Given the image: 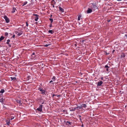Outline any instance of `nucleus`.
<instances>
[{
  "instance_id": "obj_46",
  "label": "nucleus",
  "mask_w": 127,
  "mask_h": 127,
  "mask_svg": "<svg viewBox=\"0 0 127 127\" xmlns=\"http://www.w3.org/2000/svg\"><path fill=\"white\" fill-rule=\"evenodd\" d=\"M53 5V8H54L55 7V6H54V5Z\"/></svg>"
},
{
  "instance_id": "obj_54",
  "label": "nucleus",
  "mask_w": 127,
  "mask_h": 127,
  "mask_svg": "<svg viewBox=\"0 0 127 127\" xmlns=\"http://www.w3.org/2000/svg\"><path fill=\"white\" fill-rule=\"evenodd\" d=\"M54 2V4H55V3H56V2L55 1Z\"/></svg>"
},
{
  "instance_id": "obj_56",
  "label": "nucleus",
  "mask_w": 127,
  "mask_h": 127,
  "mask_svg": "<svg viewBox=\"0 0 127 127\" xmlns=\"http://www.w3.org/2000/svg\"><path fill=\"white\" fill-rule=\"evenodd\" d=\"M52 16V15H51V16Z\"/></svg>"
},
{
  "instance_id": "obj_13",
  "label": "nucleus",
  "mask_w": 127,
  "mask_h": 127,
  "mask_svg": "<svg viewBox=\"0 0 127 127\" xmlns=\"http://www.w3.org/2000/svg\"><path fill=\"white\" fill-rule=\"evenodd\" d=\"M4 37L3 36H1L0 38V42L2 40L4 39Z\"/></svg>"
},
{
  "instance_id": "obj_20",
  "label": "nucleus",
  "mask_w": 127,
  "mask_h": 127,
  "mask_svg": "<svg viewBox=\"0 0 127 127\" xmlns=\"http://www.w3.org/2000/svg\"><path fill=\"white\" fill-rule=\"evenodd\" d=\"M52 79L54 81H55L56 80V77L55 76H53L52 78Z\"/></svg>"
},
{
  "instance_id": "obj_22",
  "label": "nucleus",
  "mask_w": 127,
  "mask_h": 127,
  "mask_svg": "<svg viewBox=\"0 0 127 127\" xmlns=\"http://www.w3.org/2000/svg\"><path fill=\"white\" fill-rule=\"evenodd\" d=\"M16 101L18 103H20L21 104V100H17Z\"/></svg>"
},
{
  "instance_id": "obj_48",
  "label": "nucleus",
  "mask_w": 127,
  "mask_h": 127,
  "mask_svg": "<svg viewBox=\"0 0 127 127\" xmlns=\"http://www.w3.org/2000/svg\"><path fill=\"white\" fill-rule=\"evenodd\" d=\"M44 101L42 103H41L42 104H43L44 103Z\"/></svg>"
},
{
  "instance_id": "obj_41",
  "label": "nucleus",
  "mask_w": 127,
  "mask_h": 127,
  "mask_svg": "<svg viewBox=\"0 0 127 127\" xmlns=\"http://www.w3.org/2000/svg\"><path fill=\"white\" fill-rule=\"evenodd\" d=\"M78 117L79 118H81V116L80 115H79L78 116Z\"/></svg>"
},
{
  "instance_id": "obj_42",
  "label": "nucleus",
  "mask_w": 127,
  "mask_h": 127,
  "mask_svg": "<svg viewBox=\"0 0 127 127\" xmlns=\"http://www.w3.org/2000/svg\"><path fill=\"white\" fill-rule=\"evenodd\" d=\"M109 54V53H107L106 52V55H108Z\"/></svg>"
},
{
  "instance_id": "obj_32",
  "label": "nucleus",
  "mask_w": 127,
  "mask_h": 127,
  "mask_svg": "<svg viewBox=\"0 0 127 127\" xmlns=\"http://www.w3.org/2000/svg\"><path fill=\"white\" fill-rule=\"evenodd\" d=\"M50 45V44H46L45 45V47H47L49 45Z\"/></svg>"
},
{
  "instance_id": "obj_10",
  "label": "nucleus",
  "mask_w": 127,
  "mask_h": 127,
  "mask_svg": "<svg viewBox=\"0 0 127 127\" xmlns=\"http://www.w3.org/2000/svg\"><path fill=\"white\" fill-rule=\"evenodd\" d=\"M125 56V53H122L121 54V58H124Z\"/></svg>"
},
{
  "instance_id": "obj_37",
  "label": "nucleus",
  "mask_w": 127,
  "mask_h": 127,
  "mask_svg": "<svg viewBox=\"0 0 127 127\" xmlns=\"http://www.w3.org/2000/svg\"><path fill=\"white\" fill-rule=\"evenodd\" d=\"M26 26L27 27H28V23L27 22H26Z\"/></svg>"
},
{
  "instance_id": "obj_26",
  "label": "nucleus",
  "mask_w": 127,
  "mask_h": 127,
  "mask_svg": "<svg viewBox=\"0 0 127 127\" xmlns=\"http://www.w3.org/2000/svg\"><path fill=\"white\" fill-rule=\"evenodd\" d=\"M0 101L1 103H2L3 102V98H1L0 99Z\"/></svg>"
},
{
  "instance_id": "obj_52",
  "label": "nucleus",
  "mask_w": 127,
  "mask_h": 127,
  "mask_svg": "<svg viewBox=\"0 0 127 127\" xmlns=\"http://www.w3.org/2000/svg\"><path fill=\"white\" fill-rule=\"evenodd\" d=\"M81 127H83V124L81 126Z\"/></svg>"
},
{
  "instance_id": "obj_30",
  "label": "nucleus",
  "mask_w": 127,
  "mask_h": 127,
  "mask_svg": "<svg viewBox=\"0 0 127 127\" xmlns=\"http://www.w3.org/2000/svg\"><path fill=\"white\" fill-rule=\"evenodd\" d=\"M76 110V109H75V108H72V110L73 111H75V110Z\"/></svg>"
},
{
  "instance_id": "obj_51",
  "label": "nucleus",
  "mask_w": 127,
  "mask_h": 127,
  "mask_svg": "<svg viewBox=\"0 0 127 127\" xmlns=\"http://www.w3.org/2000/svg\"><path fill=\"white\" fill-rule=\"evenodd\" d=\"M60 96V95H57V96L58 97H59Z\"/></svg>"
},
{
  "instance_id": "obj_5",
  "label": "nucleus",
  "mask_w": 127,
  "mask_h": 127,
  "mask_svg": "<svg viewBox=\"0 0 127 127\" xmlns=\"http://www.w3.org/2000/svg\"><path fill=\"white\" fill-rule=\"evenodd\" d=\"M4 18L5 19L6 22V23H8L9 22V19L5 15L4 16Z\"/></svg>"
},
{
  "instance_id": "obj_39",
  "label": "nucleus",
  "mask_w": 127,
  "mask_h": 127,
  "mask_svg": "<svg viewBox=\"0 0 127 127\" xmlns=\"http://www.w3.org/2000/svg\"><path fill=\"white\" fill-rule=\"evenodd\" d=\"M8 46L10 47H11V45L9 44H8Z\"/></svg>"
},
{
  "instance_id": "obj_31",
  "label": "nucleus",
  "mask_w": 127,
  "mask_h": 127,
  "mask_svg": "<svg viewBox=\"0 0 127 127\" xmlns=\"http://www.w3.org/2000/svg\"><path fill=\"white\" fill-rule=\"evenodd\" d=\"M105 67L109 68V67L107 65H105Z\"/></svg>"
},
{
  "instance_id": "obj_27",
  "label": "nucleus",
  "mask_w": 127,
  "mask_h": 127,
  "mask_svg": "<svg viewBox=\"0 0 127 127\" xmlns=\"http://www.w3.org/2000/svg\"><path fill=\"white\" fill-rule=\"evenodd\" d=\"M11 79L12 80H15V79H16V78H15V77H11Z\"/></svg>"
},
{
  "instance_id": "obj_49",
  "label": "nucleus",
  "mask_w": 127,
  "mask_h": 127,
  "mask_svg": "<svg viewBox=\"0 0 127 127\" xmlns=\"http://www.w3.org/2000/svg\"><path fill=\"white\" fill-rule=\"evenodd\" d=\"M115 51V50H114L112 51V53H113Z\"/></svg>"
},
{
  "instance_id": "obj_28",
  "label": "nucleus",
  "mask_w": 127,
  "mask_h": 127,
  "mask_svg": "<svg viewBox=\"0 0 127 127\" xmlns=\"http://www.w3.org/2000/svg\"><path fill=\"white\" fill-rule=\"evenodd\" d=\"M11 118L10 119V120H12L13 119H14V116H11Z\"/></svg>"
},
{
  "instance_id": "obj_50",
  "label": "nucleus",
  "mask_w": 127,
  "mask_h": 127,
  "mask_svg": "<svg viewBox=\"0 0 127 127\" xmlns=\"http://www.w3.org/2000/svg\"><path fill=\"white\" fill-rule=\"evenodd\" d=\"M106 70L107 71H108V68H107V69H106Z\"/></svg>"
},
{
  "instance_id": "obj_24",
  "label": "nucleus",
  "mask_w": 127,
  "mask_h": 127,
  "mask_svg": "<svg viewBox=\"0 0 127 127\" xmlns=\"http://www.w3.org/2000/svg\"><path fill=\"white\" fill-rule=\"evenodd\" d=\"M27 2H24L23 3V6H24L25 5H26L27 3Z\"/></svg>"
},
{
  "instance_id": "obj_12",
  "label": "nucleus",
  "mask_w": 127,
  "mask_h": 127,
  "mask_svg": "<svg viewBox=\"0 0 127 127\" xmlns=\"http://www.w3.org/2000/svg\"><path fill=\"white\" fill-rule=\"evenodd\" d=\"M82 108H83V107L85 108L87 107V105L85 104H82Z\"/></svg>"
},
{
  "instance_id": "obj_55",
  "label": "nucleus",
  "mask_w": 127,
  "mask_h": 127,
  "mask_svg": "<svg viewBox=\"0 0 127 127\" xmlns=\"http://www.w3.org/2000/svg\"><path fill=\"white\" fill-rule=\"evenodd\" d=\"M60 0V1H61V0Z\"/></svg>"
},
{
  "instance_id": "obj_4",
  "label": "nucleus",
  "mask_w": 127,
  "mask_h": 127,
  "mask_svg": "<svg viewBox=\"0 0 127 127\" xmlns=\"http://www.w3.org/2000/svg\"><path fill=\"white\" fill-rule=\"evenodd\" d=\"M93 11V10L91 8H88L87 10V14L91 13Z\"/></svg>"
},
{
  "instance_id": "obj_1",
  "label": "nucleus",
  "mask_w": 127,
  "mask_h": 127,
  "mask_svg": "<svg viewBox=\"0 0 127 127\" xmlns=\"http://www.w3.org/2000/svg\"><path fill=\"white\" fill-rule=\"evenodd\" d=\"M90 8L94 11L96 9H98V7L96 6L95 4L92 3L91 4H90Z\"/></svg>"
},
{
  "instance_id": "obj_3",
  "label": "nucleus",
  "mask_w": 127,
  "mask_h": 127,
  "mask_svg": "<svg viewBox=\"0 0 127 127\" xmlns=\"http://www.w3.org/2000/svg\"><path fill=\"white\" fill-rule=\"evenodd\" d=\"M42 106L43 105H40L38 108H37V110L38 111L41 112L42 111Z\"/></svg>"
},
{
  "instance_id": "obj_23",
  "label": "nucleus",
  "mask_w": 127,
  "mask_h": 127,
  "mask_svg": "<svg viewBox=\"0 0 127 127\" xmlns=\"http://www.w3.org/2000/svg\"><path fill=\"white\" fill-rule=\"evenodd\" d=\"M49 20L51 21V23L52 24L53 21V20L52 19H49Z\"/></svg>"
},
{
  "instance_id": "obj_21",
  "label": "nucleus",
  "mask_w": 127,
  "mask_h": 127,
  "mask_svg": "<svg viewBox=\"0 0 127 127\" xmlns=\"http://www.w3.org/2000/svg\"><path fill=\"white\" fill-rule=\"evenodd\" d=\"M10 41V40L8 39L7 40V42L6 43V44H9V42Z\"/></svg>"
},
{
  "instance_id": "obj_18",
  "label": "nucleus",
  "mask_w": 127,
  "mask_h": 127,
  "mask_svg": "<svg viewBox=\"0 0 127 127\" xmlns=\"http://www.w3.org/2000/svg\"><path fill=\"white\" fill-rule=\"evenodd\" d=\"M35 57V55L32 56L31 55V58L32 59H34Z\"/></svg>"
},
{
  "instance_id": "obj_34",
  "label": "nucleus",
  "mask_w": 127,
  "mask_h": 127,
  "mask_svg": "<svg viewBox=\"0 0 127 127\" xmlns=\"http://www.w3.org/2000/svg\"><path fill=\"white\" fill-rule=\"evenodd\" d=\"M52 27V24H51L49 26V27L50 28Z\"/></svg>"
},
{
  "instance_id": "obj_36",
  "label": "nucleus",
  "mask_w": 127,
  "mask_h": 127,
  "mask_svg": "<svg viewBox=\"0 0 127 127\" xmlns=\"http://www.w3.org/2000/svg\"><path fill=\"white\" fill-rule=\"evenodd\" d=\"M33 16H38V15L37 14H33Z\"/></svg>"
},
{
  "instance_id": "obj_2",
  "label": "nucleus",
  "mask_w": 127,
  "mask_h": 127,
  "mask_svg": "<svg viewBox=\"0 0 127 127\" xmlns=\"http://www.w3.org/2000/svg\"><path fill=\"white\" fill-rule=\"evenodd\" d=\"M38 90L41 92V94H45V90H43V88H39L38 89Z\"/></svg>"
},
{
  "instance_id": "obj_19",
  "label": "nucleus",
  "mask_w": 127,
  "mask_h": 127,
  "mask_svg": "<svg viewBox=\"0 0 127 127\" xmlns=\"http://www.w3.org/2000/svg\"><path fill=\"white\" fill-rule=\"evenodd\" d=\"M4 92V90L3 89H1L0 91V93H3Z\"/></svg>"
},
{
  "instance_id": "obj_25",
  "label": "nucleus",
  "mask_w": 127,
  "mask_h": 127,
  "mask_svg": "<svg viewBox=\"0 0 127 127\" xmlns=\"http://www.w3.org/2000/svg\"><path fill=\"white\" fill-rule=\"evenodd\" d=\"M78 107L79 109H81L82 108V105H81L80 106H78Z\"/></svg>"
},
{
  "instance_id": "obj_29",
  "label": "nucleus",
  "mask_w": 127,
  "mask_h": 127,
  "mask_svg": "<svg viewBox=\"0 0 127 127\" xmlns=\"http://www.w3.org/2000/svg\"><path fill=\"white\" fill-rule=\"evenodd\" d=\"M5 35L6 36H7L8 35V32H5Z\"/></svg>"
},
{
  "instance_id": "obj_7",
  "label": "nucleus",
  "mask_w": 127,
  "mask_h": 127,
  "mask_svg": "<svg viewBox=\"0 0 127 127\" xmlns=\"http://www.w3.org/2000/svg\"><path fill=\"white\" fill-rule=\"evenodd\" d=\"M103 83V82L102 81H100L99 82H98L97 85V86H101L102 84Z\"/></svg>"
},
{
  "instance_id": "obj_40",
  "label": "nucleus",
  "mask_w": 127,
  "mask_h": 127,
  "mask_svg": "<svg viewBox=\"0 0 127 127\" xmlns=\"http://www.w3.org/2000/svg\"><path fill=\"white\" fill-rule=\"evenodd\" d=\"M56 96V95H55V94H54L52 95V97H54V96Z\"/></svg>"
},
{
  "instance_id": "obj_9",
  "label": "nucleus",
  "mask_w": 127,
  "mask_h": 127,
  "mask_svg": "<svg viewBox=\"0 0 127 127\" xmlns=\"http://www.w3.org/2000/svg\"><path fill=\"white\" fill-rule=\"evenodd\" d=\"M16 10V8H15V7H14L13 8L12 10L11 11V12L12 13H14L15 12V10Z\"/></svg>"
},
{
  "instance_id": "obj_35",
  "label": "nucleus",
  "mask_w": 127,
  "mask_h": 127,
  "mask_svg": "<svg viewBox=\"0 0 127 127\" xmlns=\"http://www.w3.org/2000/svg\"><path fill=\"white\" fill-rule=\"evenodd\" d=\"M75 109L76 110H78L79 109V108L78 107V106H77V107H75Z\"/></svg>"
},
{
  "instance_id": "obj_44",
  "label": "nucleus",
  "mask_w": 127,
  "mask_h": 127,
  "mask_svg": "<svg viewBox=\"0 0 127 127\" xmlns=\"http://www.w3.org/2000/svg\"><path fill=\"white\" fill-rule=\"evenodd\" d=\"M79 119H80V122H82V121L81 119V118H79Z\"/></svg>"
},
{
  "instance_id": "obj_47",
  "label": "nucleus",
  "mask_w": 127,
  "mask_h": 127,
  "mask_svg": "<svg viewBox=\"0 0 127 127\" xmlns=\"http://www.w3.org/2000/svg\"><path fill=\"white\" fill-rule=\"evenodd\" d=\"M53 82V81L52 80H51V81L50 82V83H51L52 82Z\"/></svg>"
},
{
  "instance_id": "obj_45",
  "label": "nucleus",
  "mask_w": 127,
  "mask_h": 127,
  "mask_svg": "<svg viewBox=\"0 0 127 127\" xmlns=\"http://www.w3.org/2000/svg\"><path fill=\"white\" fill-rule=\"evenodd\" d=\"M110 20H108L107 21H108V22H110Z\"/></svg>"
},
{
  "instance_id": "obj_14",
  "label": "nucleus",
  "mask_w": 127,
  "mask_h": 127,
  "mask_svg": "<svg viewBox=\"0 0 127 127\" xmlns=\"http://www.w3.org/2000/svg\"><path fill=\"white\" fill-rule=\"evenodd\" d=\"M66 124L67 125H71V122H69L67 121L66 122Z\"/></svg>"
},
{
  "instance_id": "obj_17",
  "label": "nucleus",
  "mask_w": 127,
  "mask_h": 127,
  "mask_svg": "<svg viewBox=\"0 0 127 127\" xmlns=\"http://www.w3.org/2000/svg\"><path fill=\"white\" fill-rule=\"evenodd\" d=\"M81 17V15H79L78 18V21H79L80 20V18Z\"/></svg>"
},
{
  "instance_id": "obj_43",
  "label": "nucleus",
  "mask_w": 127,
  "mask_h": 127,
  "mask_svg": "<svg viewBox=\"0 0 127 127\" xmlns=\"http://www.w3.org/2000/svg\"><path fill=\"white\" fill-rule=\"evenodd\" d=\"M103 77H102L101 78V80H103Z\"/></svg>"
},
{
  "instance_id": "obj_16",
  "label": "nucleus",
  "mask_w": 127,
  "mask_h": 127,
  "mask_svg": "<svg viewBox=\"0 0 127 127\" xmlns=\"http://www.w3.org/2000/svg\"><path fill=\"white\" fill-rule=\"evenodd\" d=\"M38 16H36L34 20L35 21H38Z\"/></svg>"
},
{
  "instance_id": "obj_8",
  "label": "nucleus",
  "mask_w": 127,
  "mask_h": 127,
  "mask_svg": "<svg viewBox=\"0 0 127 127\" xmlns=\"http://www.w3.org/2000/svg\"><path fill=\"white\" fill-rule=\"evenodd\" d=\"M59 9L60 11H61L62 12H64V10L63 8L61 7H59Z\"/></svg>"
},
{
  "instance_id": "obj_53",
  "label": "nucleus",
  "mask_w": 127,
  "mask_h": 127,
  "mask_svg": "<svg viewBox=\"0 0 127 127\" xmlns=\"http://www.w3.org/2000/svg\"><path fill=\"white\" fill-rule=\"evenodd\" d=\"M117 0V1H121V0Z\"/></svg>"
},
{
  "instance_id": "obj_6",
  "label": "nucleus",
  "mask_w": 127,
  "mask_h": 127,
  "mask_svg": "<svg viewBox=\"0 0 127 127\" xmlns=\"http://www.w3.org/2000/svg\"><path fill=\"white\" fill-rule=\"evenodd\" d=\"M15 32L17 34V35L18 36H20L23 33V32L22 31H20L19 32Z\"/></svg>"
},
{
  "instance_id": "obj_15",
  "label": "nucleus",
  "mask_w": 127,
  "mask_h": 127,
  "mask_svg": "<svg viewBox=\"0 0 127 127\" xmlns=\"http://www.w3.org/2000/svg\"><path fill=\"white\" fill-rule=\"evenodd\" d=\"M10 120H9V121L7 120L6 121V124L8 126L10 124Z\"/></svg>"
},
{
  "instance_id": "obj_38",
  "label": "nucleus",
  "mask_w": 127,
  "mask_h": 127,
  "mask_svg": "<svg viewBox=\"0 0 127 127\" xmlns=\"http://www.w3.org/2000/svg\"><path fill=\"white\" fill-rule=\"evenodd\" d=\"M15 35L14 34V35H13V36H12V37L13 38H15Z\"/></svg>"
},
{
  "instance_id": "obj_11",
  "label": "nucleus",
  "mask_w": 127,
  "mask_h": 127,
  "mask_svg": "<svg viewBox=\"0 0 127 127\" xmlns=\"http://www.w3.org/2000/svg\"><path fill=\"white\" fill-rule=\"evenodd\" d=\"M49 33H50L51 34H53L54 32V31H52V30H49L48 31Z\"/></svg>"
},
{
  "instance_id": "obj_33",
  "label": "nucleus",
  "mask_w": 127,
  "mask_h": 127,
  "mask_svg": "<svg viewBox=\"0 0 127 127\" xmlns=\"http://www.w3.org/2000/svg\"><path fill=\"white\" fill-rule=\"evenodd\" d=\"M35 53L34 52H33L32 55V56H33V55H35Z\"/></svg>"
}]
</instances>
